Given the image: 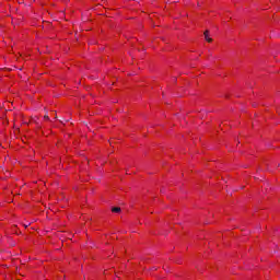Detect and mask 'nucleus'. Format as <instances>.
<instances>
[{
	"mask_svg": "<svg viewBox=\"0 0 280 280\" xmlns=\"http://www.w3.org/2000/svg\"><path fill=\"white\" fill-rule=\"evenodd\" d=\"M203 36L207 43H213V38H211L209 31H205Z\"/></svg>",
	"mask_w": 280,
	"mask_h": 280,
	"instance_id": "obj_1",
	"label": "nucleus"
},
{
	"mask_svg": "<svg viewBox=\"0 0 280 280\" xmlns=\"http://www.w3.org/2000/svg\"><path fill=\"white\" fill-rule=\"evenodd\" d=\"M113 213H119L121 211V208L115 207L112 209Z\"/></svg>",
	"mask_w": 280,
	"mask_h": 280,
	"instance_id": "obj_2",
	"label": "nucleus"
},
{
	"mask_svg": "<svg viewBox=\"0 0 280 280\" xmlns=\"http://www.w3.org/2000/svg\"><path fill=\"white\" fill-rule=\"evenodd\" d=\"M44 119H49V117L48 116H44Z\"/></svg>",
	"mask_w": 280,
	"mask_h": 280,
	"instance_id": "obj_3",
	"label": "nucleus"
}]
</instances>
